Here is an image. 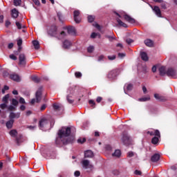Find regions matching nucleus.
Instances as JSON below:
<instances>
[{
    "mask_svg": "<svg viewBox=\"0 0 177 177\" xmlns=\"http://www.w3.org/2000/svg\"><path fill=\"white\" fill-rule=\"evenodd\" d=\"M76 129L74 127H62L58 131V137L55 140V144L59 147L63 145H69L74 142V136H70L71 133H75Z\"/></svg>",
    "mask_w": 177,
    "mask_h": 177,
    "instance_id": "nucleus-1",
    "label": "nucleus"
},
{
    "mask_svg": "<svg viewBox=\"0 0 177 177\" xmlns=\"http://www.w3.org/2000/svg\"><path fill=\"white\" fill-rule=\"evenodd\" d=\"M35 97L36 99L34 98L30 101L31 104H34L35 102L36 103H39L41 102V99H42V87H40L36 92Z\"/></svg>",
    "mask_w": 177,
    "mask_h": 177,
    "instance_id": "nucleus-2",
    "label": "nucleus"
},
{
    "mask_svg": "<svg viewBox=\"0 0 177 177\" xmlns=\"http://www.w3.org/2000/svg\"><path fill=\"white\" fill-rule=\"evenodd\" d=\"M121 141L124 146H129L131 145V137L127 131L122 133Z\"/></svg>",
    "mask_w": 177,
    "mask_h": 177,
    "instance_id": "nucleus-3",
    "label": "nucleus"
},
{
    "mask_svg": "<svg viewBox=\"0 0 177 177\" xmlns=\"http://www.w3.org/2000/svg\"><path fill=\"white\" fill-rule=\"evenodd\" d=\"M118 75H120V70L118 68H115L109 72L107 78L109 80H115Z\"/></svg>",
    "mask_w": 177,
    "mask_h": 177,
    "instance_id": "nucleus-4",
    "label": "nucleus"
},
{
    "mask_svg": "<svg viewBox=\"0 0 177 177\" xmlns=\"http://www.w3.org/2000/svg\"><path fill=\"white\" fill-rule=\"evenodd\" d=\"M48 34L50 37H56L57 35V26L53 25L50 27V29L48 30Z\"/></svg>",
    "mask_w": 177,
    "mask_h": 177,
    "instance_id": "nucleus-5",
    "label": "nucleus"
},
{
    "mask_svg": "<svg viewBox=\"0 0 177 177\" xmlns=\"http://www.w3.org/2000/svg\"><path fill=\"white\" fill-rule=\"evenodd\" d=\"M167 77H171V78H177V72L176 70L173 68H169L167 71Z\"/></svg>",
    "mask_w": 177,
    "mask_h": 177,
    "instance_id": "nucleus-6",
    "label": "nucleus"
},
{
    "mask_svg": "<svg viewBox=\"0 0 177 177\" xmlns=\"http://www.w3.org/2000/svg\"><path fill=\"white\" fill-rule=\"evenodd\" d=\"M27 59L26 58V55L20 54L19 56V65L22 67H26V64L27 63Z\"/></svg>",
    "mask_w": 177,
    "mask_h": 177,
    "instance_id": "nucleus-7",
    "label": "nucleus"
},
{
    "mask_svg": "<svg viewBox=\"0 0 177 177\" xmlns=\"http://www.w3.org/2000/svg\"><path fill=\"white\" fill-rule=\"evenodd\" d=\"M153 96L155 99H156V100H158L159 102H167V100H168V97H167L166 96L160 95L158 93H155Z\"/></svg>",
    "mask_w": 177,
    "mask_h": 177,
    "instance_id": "nucleus-8",
    "label": "nucleus"
},
{
    "mask_svg": "<svg viewBox=\"0 0 177 177\" xmlns=\"http://www.w3.org/2000/svg\"><path fill=\"white\" fill-rule=\"evenodd\" d=\"M72 46H73V43L71 42V41H70L68 39H65L62 42L63 49H70V48H71Z\"/></svg>",
    "mask_w": 177,
    "mask_h": 177,
    "instance_id": "nucleus-9",
    "label": "nucleus"
},
{
    "mask_svg": "<svg viewBox=\"0 0 177 177\" xmlns=\"http://www.w3.org/2000/svg\"><path fill=\"white\" fill-rule=\"evenodd\" d=\"M26 139H24V137H23V135L19 134L17 136L15 137V142L17 145V146H20L23 142H24Z\"/></svg>",
    "mask_w": 177,
    "mask_h": 177,
    "instance_id": "nucleus-10",
    "label": "nucleus"
},
{
    "mask_svg": "<svg viewBox=\"0 0 177 177\" xmlns=\"http://www.w3.org/2000/svg\"><path fill=\"white\" fill-rule=\"evenodd\" d=\"M123 17L126 21H128V23H130L131 24H135V23H136L135 19L131 17V16L127 14L124 15Z\"/></svg>",
    "mask_w": 177,
    "mask_h": 177,
    "instance_id": "nucleus-11",
    "label": "nucleus"
},
{
    "mask_svg": "<svg viewBox=\"0 0 177 177\" xmlns=\"http://www.w3.org/2000/svg\"><path fill=\"white\" fill-rule=\"evenodd\" d=\"M147 135H150V136H158V138H161V134L160 133V131L156 129L153 131H149L147 132Z\"/></svg>",
    "mask_w": 177,
    "mask_h": 177,
    "instance_id": "nucleus-12",
    "label": "nucleus"
},
{
    "mask_svg": "<svg viewBox=\"0 0 177 177\" xmlns=\"http://www.w3.org/2000/svg\"><path fill=\"white\" fill-rule=\"evenodd\" d=\"M80 16V10H75L73 12V17L75 23L79 24L81 23V19L78 18Z\"/></svg>",
    "mask_w": 177,
    "mask_h": 177,
    "instance_id": "nucleus-13",
    "label": "nucleus"
},
{
    "mask_svg": "<svg viewBox=\"0 0 177 177\" xmlns=\"http://www.w3.org/2000/svg\"><path fill=\"white\" fill-rule=\"evenodd\" d=\"M48 120L46 118H41L39 122V128H44V127H46V125H48Z\"/></svg>",
    "mask_w": 177,
    "mask_h": 177,
    "instance_id": "nucleus-14",
    "label": "nucleus"
},
{
    "mask_svg": "<svg viewBox=\"0 0 177 177\" xmlns=\"http://www.w3.org/2000/svg\"><path fill=\"white\" fill-rule=\"evenodd\" d=\"M160 157L161 156H160V153H155L151 157V161L152 162H158V161H160Z\"/></svg>",
    "mask_w": 177,
    "mask_h": 177,
    "instance_id": "nucleus-15",
    "label": "nucleus"
},
{
    "mask_svg": "<svg viewBox=\"0 0 177 177\" xmlns=\"http://www.w3.org/2000/svg\"><path fill=\"white\" fill-rule=\"evenodd\" d=\"M66 30L70 35H75V28L74 26H67Z\"/></svg>",
    "mask_w": 177,
    "mask_h": 177,
    "instance_id": "nucleus-16",
    "label": "nucleus"
},
{
    "mask_svg": "<svg viewBox=\"0 0 177 177\" xmlns=\"http://www.w3.org/2000/svg\"><path fill=\"white\" fill-rule=\"evenodd\" d=\"M144 44L149 48H153V46H154V41L150 39H145Z\"/></svg>",
    "mask_w": 177,
    "mask_h": 177,
    "instance_id": "nucleus-17",
    "label": "nucleus"
},
{
    "mask_svg": "<svg viewBox=\"0 0 177 177\" xmlns=\"http://www.w3.org/2000/svg\"><path fill=\"white\" fill-rule=\"evenodd\" d=\"M10 120H15V118H20V112H11L9 115Z\"/></svg>",
    "mask_w": 177,
    "mask_h": 177,
    "instance_id": "nucleus-18",
    "label": "nucleus"
},
{
    "mask_svg": "<svg viewBox=\"0 0 177 177\" xmlns=\"http://www.w3.org/2000/svg\"><path fill=\"white\" fill-rule=\"evenodd\" d=\"M82 165H83L84 168H85L86 169L88 168H93V165L89 164V160H83Z\"/></svg>",
    "mask_w": 177,
    "mask_h": 177,
    "instance_id": "nucleus-19",
    "label": "nucleus"
},
{
    "mask_svg": "<svg viewBox=\"0 0 177 177\" xmlns=\"http://www.w3.org/2000/svg\"><path fill=\"white\" fill-rule=\"evenodd\" d=\"M158 71L160 77H164L165 74L167 75V68H165V66H160L158 68Z\"/></svg>",
    "mask_w": 177,
    "mask_h": 177,
    "instance_id": "nucleus-20",
    "label": "nucleus"
},
{
    "mask_svg": "<svg viewBox=\"0 0 177 177\" xmlns=\"http://www.w3.org/2000/svg\"><path fill=\"white\" fill-rule=\"evenodd\" d=\"M153 10L156 13V16H158V17H161V10L160 9V7L155 6L153 8Z\"/></svg>",
    "mask_w": 177,
    "mask_h": 177,
    "instance_id": "nucleus-21",
    "label": "nucleus"
},
{
    "mask_svg": "<svg viewBox=\"0 0 177 177\" xmlns=\"http://www.w3.org/2000/svg\"><path fill=\"white\" fill-rule=\"evenodd\" d=\"M11 16L12 19H17L19 17V11L17 9L14 8L11 10Z\"/></svg>",
    "mask_w": 177,
    "mask_h": 177,
    "instance_id": "nucleus-22",
    "label": "nucleus"
},
{
    "mask_svg": "<svg viewBox=\"0 0 177 177\" xmlns=\"http://www.w3.org/2000/svg\"><path fill=\"white\" fill-rule=\"evenodd\" d=\"M93 157V152L91 150L84 151V158H92Z\"/></svg>",
    "mask_w": 177,
    "mask_h": 177,
    "instance_id": "nucleus-23",
    "label": "nucleus"
},
{
    "mask_svg": "<svg viewBox=\"0 0 177 177\" xmlns=\"http://www.w3.org/2000/svg\"><path fill=\"white\" fill-rule=\"evenodd\" d=\"M15 123V120L10 119L6 123V126L8 129H12L13 128V124Z\"/></svg>",
    "mask_w": 177,
    "mask_h": 177,
    "instance_id": "nucleus-24",
    "label": "nucleus"
},
{
    "mask_svg": "<svg viewBox=\"0 0 177 177\" xmlns=\"http://www.w3.org/2000/svg\"><path fill=\"white\" fill-rule=\"evenodd\" d=\"M10 80H12L13 81H16L17 82H20V76L17 74H11L10 75Z\"/></svg>",
    "mask_w": 177,
    "mask_h": 177,
    "instance_id": "nucleus-25",
    "label": "nucleus"
},
{
    "mask_svg": "<svg viewBox=\"0 0 177 177\" xmlns=\"http://www.w3.org/2000/svg\"><path fill=\"white\" fill-rule=\"evenodd\" d=\"M140 57H141L142 60H143L144 62L149 61V56H147V53H146V52H141Z\"/></svg>",
    "mask_w": 177,
    "mask_h": 177,
    "instance_id": "nucleus-26",
    "label": "nucleus"
},
{
    "mask_svg": "<svg viewBox=\"0 0 177 177\" xmlns=\"http://www.w3.org/2000/svg\"><path fill=\"white\" fill-rule=\"evenodd\" d=\"M116 21L118 22V25L120 26V27H124V28H127V27H128V25L121 21V19H120L119 18L116 19Z\"/></svg>",
    "mask_w": 177,
    "mask_h": 177,
    "instance_id": "nucleus-27",
    "label": "nucleus"
},
{
    "mask_svg": "<svg viewBox=\"0 0 177 177\" xmlns=\"http://www.w3.org/2000/svg\"><path fill=\"white\" fill-rule=\"evenodd\" d=\"M9 97H10V95L6 94L4 97H3L2 102L8 104H9Z\"/></svg>",
    "mask_w": 177,
    "mask_h": 177,
    "instance_id": "nucleus-28",
    "label": "nucleus"
},
{
    "mask_svg": "<svg viewBox=\"0 0 177 177\" xmlns=\"http://www.w3.org/2000/svg\"><path fill=\"white\" fill-rule=\"evenodd\" d=\"M112 156L120 158V157H121V151L120 149H116L115 152L112 153Z\"/></svg>",
    "mask_w": 177,
    "mask_h": 177,
    "instance_id": "nucleus-29",
    "label": "nucleus"
},
{
    "mask_svg": "<svg viewBox=\"0 0 177 177\" xmlns=\"http://www.w3.org/2000/svg\"><path fill=\"white\" fill-rule=\"evenodd\" d=\"M10 135L12 136V138H16L17 136V130L12 129L10 131Z\"/></svg>",
    "mask_w": 177,
    "mask_h": 177,
    "instance_id": "nucleus-30",
    "label": "nucleus"
},
{
    "mask_svg": "<svg viewBox=\"0 0 177 177\" xmlns=\"http://www.w3.org/2000/svg\"><path fill=\"white\" fill-rule=\"evenodd\" d=\"M159 138H160V137H158V136H155V137H153V138L151 139V143H152V145H157V143H158Z\"/></svg>",
    "mask_w": 177,
    "mask_h": 177,
    "instance_id": "nucleus-31",
    "label": "nucleus"
},
{
    "mask_svg": "<svg viewBox=\"0 0 177 177\" xmlns=\"http://www.w3.org/2000/svg\"><path fill=\"white\" fill-rule=\"evenodd\" d=\"M53 107L55 111H59L62 109V105L57 104H53Z\"/></svg>",
    "mask_w": 177,
    "mask_h": 177,
    "instance_id": "nucleus-32",
    "label": "nucleus"
},
{
    "mask_svg": "<svg viewBox=\"0 0 177 177\" xmlns=\"http://www.w3.org/2000/svg\"><path fill=\"white\" fill-rule=\"evenodd\" d=\"M66 100L69 104H73L74 103V100L73 99V97L71 95H68L66 97Z\"/></svg>",
    "mask_w": 177,
    "mask_h": 177,
    "instance_id": "nucleus-33",
    "label": "nucleus"
},
{
    "mask_svg": "<svg viewBox=\"0 0 177 177\" xmlns=\"http://www.w3.org/2000/svg\"><path fill=\"white\" fill-rule=\"evenodd\" d=\"M11 104L12 106H14L15 107H17L19 106V101L17 100L12 98L11 100Z\"/></svg>",
    "mask_w": 177,
    "mask_h": 177,
    "instance_id": "nucleus-34",
    "label": "nucleus"
},
{
    "mask_svg": "<svg viewBox=\"0 0 177 177\" xmlns=\"http://www.w3.org/2000/svg\"><path fill=\"white\" fill-rule=\"evenodd\" d=\"M32 45L35 46V49H39V41L37 40L32 41Z\"/></svg>",
    "mask_w": 177,
    "mask_h": 177,
    "instance_id": "nucleus-35",
    "label": "nucleus"
},
{
    "mask_svg": "<svg viewBox=\"0 0 177 177\" xmlns=\"http://www.w3.org/2000/svg\"><path fill=\"white\" fill-rule=\"evenodd\" d=\"M88 104H91L93 109H95L96 107V102H95L93 100H90L88 101Z\"/></svg>",
    "mask_w": 177,
    "mask_h": 177,
    "instance_id": "nucleus-36",
    "label": "nucleus"
},
{
    "mask_svg": "<svg viewBox=\"0 0 177 177\" xmlns=\"http://www.w3.org/2000/svg\"><path fill=\"white\" fill-rule=\"evenodd\" d=\"M32 80L34 81V82H36V84L41 82V79L37 76L32 77Z\"/></svg>",
    "mask_w": 177,
    "mask_h": 177,
    "instance_id": "nucleus-37",
    "label": "nucleus"
},
{
    "mask_svg": "<svg viewBox=\"0 0 177 177\" xmlns=\"http://www.w3.org/2000/svg\"><path fill=\"white\" fill-rule=\"evenodd\" d=\"M7 110L8 111H16V106H15L13 105H10L8 106Z\"/></svg>",
    "mask_w": 177,
    "mask_h": 177,
    "instance_id": "nucleus-38",
    "label": "nucleus"
},
{
    "mask_svg": "<svg viewBox=\"0 0 177 177\" xmlns=\"http://www.w3.org/2000/svg\"><path fill=\"white\" fill-rule=\"evenodd\" d=\"M88 23H93V21H95V16L89 15L88 17Z\"/></svg>",
    "mask_w": 177,
    "mask_h": 177,
    "instance_id": "nucleus-39",
    "label": "nucleus"
},
{
    "mask_svg": "<svg viewBox=\"0 0 177 177\" xmlns=\"http://www.w3.org/2000/svg\"><path fill=\"white\" fill-rule=\"evenodd\" d=\"M8 104L6 103H2L0 104V109H1V110H6V109H8Z\"/></svg>",
    "mask_w": 177,
    "mask_h": 177,
    "instance_id": "nucleus-40",
    "label": "nucleus"
},
{
    "mask_svg": "<svg viewBox=\"0 0 177 177\" xmlns=\"http://www.w3.org/2000/svg\"><path fill=\"white\" fill-rule=\"evenodd\" d=\"M57 16L59 21H61V23H63V15H62V12H57Z\"/></svg>",
    "mask_w": 177,
    "mask_h": 177,
    "instance_id": "nucleus-41",
    "label": "nucleus"
},
{
    "mask_svg": "<svg viewBox=\"0 0 177 177\" xmlns=\"http://www.w3.org/2000/svg\"><path fill=\"white\" fill-rule=\"evenodd\" d=\"M15 6H20L21 5V0H14Z\"/></svg>",
    "mask_w": 177,
    "mask_h": 177,
    "instance_id": "nucleus-42",
    "label": "nucleus"
},
{
    "mask_svg": "<svg viewBox=\"0 0 177 177\" xmlns=\"http://www.w3.org/2000/svg\"><path fill=\"white\" fill-rule=\"evenodd\" d=\"M148 100H150V96L140 98V102H147Z\"/></svg>",
    "mask_w": 177,
    "mask_h": 177,
    "instance_id": "nucleus-43",
    "label": "nucleus"
},
{
    "mask_svg": "<svg viewBox=\"0 0 177 177\" xmlns=\"http://www.w3.org/2000/svg\"><path fill=\"white\" fill-rule=\"evenodd\" d=\"M94 49H95V47H93V46H90L87 48V52L88 53H92V52H93Z\"/></svg>",
    "mask_w": 177,
    "mask_h": 177,
    "instance_id": "nucleus-44",
    "label": "nucleus"
},
{
    "mask_svg": "<svg viewBox=\"0 0 177 177\" xmlns=\"http://www.w3.org/2000/svg\"><path fill=\"white\" fill-rule=\"evenodd\" d=\"M85 142H86V138H79L77 140V143H81L82 145V143H85Z\"/></svg>",
    "mask_w": 177,
    "mask_h": 177,
    "instance_id": "nucleus-45",
    "label": "nucleus"
},
{
    "mask_svg": "<svg viewBox=\"0 0 177 177\" xmlns=\"http://www.w3.org/2000/svg\"><path fill=\"white\" fill-rule=\"evenodd\" d=\"M132 89H133V85H132V84H127V91H132Z\"/></svg>",
    "mask_w": 177,
    "mask_h": 177,
    "instance_id": "nucleus-46",
    "label": "nucleus"
},
{
    "mask_svg": "<svg viewBox=\"0 0 177 177\" xmlns=\"http://www.w3.org/2000/svg\"><path fill=\"white\" fill-rule=\"evenodd\" d=\"M75 77H76V78H81V77H82V73H81V72H75Z\"/></svg>",
    "mask_w": 177,
    "mask_h": 177,
    "instance_id": "nucleus-47",
    "label": "nucleus"
},
{
    "mask_svg": "<svg viewBox=\"0 0 177 177\" xmlns=\"http://www.w3.org/2000/svg\"><path fill=\"white\" fill-rule=\"evenodd\" d=\"M19 102L21 104H26V100H24V98H23V97H21L19 98Z\"/></svg>",
    "mask_w": 177,
    "mask_h": 177,
    "instance_id": "nucleus-48",
    "label": "nucleus"
},
{
    "mask_svg": "<svg viewBox=\"0 0 177 177\" xmlns=\"http://www.w3.org/2000/svg\"><path fill=\"white\" fill-rule=\"evenodd\" d=\"M133 156H135V153H133V151H129L127 153V157H129V158L133 157Z\"/></svg>",
    "mask_w": 177,
    "mask_h": 177,
    "instance_id": "nucleus-49",
    "label": "nucleus"
},
{
    "mask_svg": "<svg viewBox=\"0 0 177 177\" xmlns=\"http://www.w3.org/2000/svg\"><path fill=\"white\" fill-rule=\"evenodd\" d=\"M15 24H16V26H17L18 30H21V28H23V27L21 26V24H20V22L17 21V22L15 23Z\"/></svg>",
    "mask_w": 177,
    "mask_h": 177,
    "instance_id": "nucleus-50",
    "label": "nucleus"
},
{
    "mask_svg": "<svg viewBox=\"0 0 177 177\" xmlns=\"http://www.w3.org/2000/svg\"><path fill=\"white\" fill-rule=\"evenodd\" d=\"M32 2H34L35 5H36V6H40L41 5V2H39V0H32Z\"/></svg>",
    "mask_w": 177,
    "mask_h": 177,
    "instance_id": "nucleus-51",
    "label": "nucleus"
},
{
    "mask_svg": "<svg viewBox=\"0 0 177 177\" xmlns=\"http://www.w3.org/2000/svg\"><path fill=\"white\" fill-rule=\"evenodd\" d=\"M126 42L128 45H131V44L133 43V39L128 38L126 39Z\"/></svg>",
    "mask_w": 177,
    "mask_h": 177,
    "instance_id": "nucleus-52",
    "label": "nucleus"
},
{
    "mask_svg": "<svg viewBox=\"0 0 177 177\" xmlns=\"http://www.w3.org/2000/svg\"><path fill=\"white\" fill-rule=\"evenodd\" d=\"M10 59H11L12 60H17V57H16V55L12 54L10 55L9 56Z\"/></svg>",
    "mask_w": 177,
    "mask_h": 177,
    "instance_id": "nucleus-53",
    "label": "nucleus"
},
{
    "mask_svg": "<svg viewBox=\"0 0 177 177\" xmlns=\"http://www.w3.org/2000/svg\"><path fill=\"white\" fill-rule=\"evenodd\" d=\"M134 174H135V175H138L139 176H142V171H140L139 170L134 171Z\"/></svg>",
    "mask_w": 177,
    "mask_h": 177,
    "instance_id": "nucleus-54",
    "label": "nucleus"
},
{
    "mask_svg": "<svg viewBox=\"0 0 177 177\" xmlns=\"http://www.w3.org/2000/svg\"><path fill=\"white\" fill-rule=\"evenodd\" d=\"M118 55V57H120V59H122L123 57H125L127 55L125 53H119Z\"/></svg>",
    "mask_w": 177,
    "mask_h": 177,
    "instance_id": "nucleus-55",
    "label": "nucleus"
},
{
    "mask_svg": "<svg viewBox=\"0 0 177 177\" xmlns=\"http://www.w3.org/2000/svg\"><path fill=\"white\" fill-rule=\"evenodd\" d=\"M17 45H18V46H21V45H23V39H18Z\"/></svg>",
    "mask_w": 177,
    "mask_h": 177,
    "instance_id": "nucleus-56",
    "label": "nucleus"
},
{
    "mask_svg": "<svg viewBox=\"0 0 177 177\" xmlns=\"http://www.w3.org/2000/svg\"><path fill=\"white\" fill-rule=\"evenodd\" d=\"M10 24H11L10 21H9V20L6 21L5 26L7 28H8V27H9L10 26Z\"/></svg>",
    "mask_w": 177,
    "mask_h": 177,
    "instance_id": "nucleus-57",
    "label": "nucleus"
},
{
    "mask_svg": "<svg viewBox=\"0 0 177 177\" xmlns=\"http://www.w3.org/2000/svg\"><path fill=\"white\" fill-rule=\"evenodd\" d=\"M102 100H103V97H97L96 99L97 103H100V102H102Z\"/></svg>",
    "mask_w": 177,
    "mask_h": 177,
    "instance_id": "nucleus-58",
    "label": "nucleus"
},
{
    "mask_svg": "<svg viewBox=\"0 0 177 177\" xmlns=\"http://www.w3.org/2000/svg\"><path fill=\"white\" fill-rule=\"evenodd\" d=\"M106 150H107L108 151H111V146L108 145H106V147H105Z\"/></svg>",
    "mask_w": 177,
    "mask_h": 177,
    "instance_id": "nucleus-59",
    "label": "nucleus"
},
{
    "mask_svg": "<svg viewBox=\"0 0 177 177\" xmlns=\"http://www.w3.org/2000/svg\"><path fill=\"white\" fill-rule=\"evenodd\" d=\"M74 175L75 176L78 177L80 175H81V172H80V171H75Z\"/></svg>",
    "mask_w": 177,
    "mask_h": 177,
    "instance_id": "nucleus-60",
    "label": "nucleus"
},
{
    "mask_svg": "<svg viewBox=\"0 0 177 177\" xmlns=\"http://www.w3.org/2000/svg\"><path fill=\"white\" fill-rule=\"evenodd\" d=\"M109 60H115V55H112V56H108Z\"/></svg>",
    "mask_w": 177,
    "mask_h": 177,
    "instance_id": "nucleus-61",
    "label": "nucleus"
},
{
    "mask_svg": "<svg viewBox=\"0 0 177 177\" xmlns=\"http://www.w3.org/2000/svg\"><path fill=\"white\" fill-rule=\"evenodd\" d=\"M45 109H46V104H44L41 108H40V110L41 111H44V110H45Z\"/></svg>",
    "mask_w": 177,
    "mask_h": 177,
    "instance_id": "nucleus-62",
    "label": "nucleus"
},
{
    "mask_svg": "<svg viewBox=\"0 0 177 177\" xmlns=\"http://www.w3.org/2000/svg\"><path fill=\"white\" fill-rule=\"evenodd\" d=\"M15 46V44L13 43H10L8 45V49H12V48H13V46Z\"/></svg>",
    "mask_w": 177,
    "mask_h": 177,
    "instance_id": "nucleus-63",
    "label": "nucleus"
},
{
    "mask_svg": "<svg viewBox=\"0 0 177 177\" xmlns=\"http://www.w3.org/2000/svg\"><path fill=\"white\" fill-rule=\"evenodd\" d=\"M96 37H97V33H95V32L91 33V38H96Z\"/></svg>",
    "mask_w": 177,
    "mask_h": 177,
    "instance_id": "nucleus-64",
    "label": "nucleus"
}]
</instances>
